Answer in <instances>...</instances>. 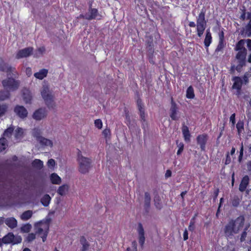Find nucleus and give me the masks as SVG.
Instances as JSON below:
<instances>
[{"instance_id":"nucleus-6","label":"nucleus","mask_w":251,"mask_h":251,"mask_svg":"<svg viewBox=\"0 0 251 251\" xmlns=\"http://www.w3.org/2000/svg\"><path fill=\"white\" fill-rule=\"evenodd\" d=\"M3 87L9 91H15L18 89L20 82L12 78H8L2 82Z\"/></svg>"},{"instance_id":"nucleus-56","label":"nucleus","mask_w":251,"mask_h":251,"mask_svg":"<svg viewBox=\"0 0 251 251\" xmlns=\"http://www.w3.org/2000/svg\"><path fill=\"white\" fill-rule=\"evenodd\" d=\"M231 162V158L229 155V153H228L227 154H226V162H225V164H228L230 163Z\"/></svg>"},{"instance_id":"nucleus-2","label":"nucleus","mask_w":251,"mask_h":251,"mask_svg":"<svg viewBox=\"0 0 251 251\" xmlns=\"http://www.w3.org/2000/svg\"><path fill=\"white\" fill-rule=\"evenodd\" d=\"M41 96L49 108H53L55 104L54 102V97L48 85H44L41 90Z\"/></svg>"},{"instance_id":"nucleus-15","label":"nucleus","mask_w":251,"mask_h":251,"mask_svg":"<svg viewBox=\"0 0 251 251\" xmlns=\"http://www.w3.org/2000/svg\"><path fill=\"white\" fill-rule=\"evenodd\" d=\"M241 34L243 37L251 36V21L242 29Z\"/></svg>"},{"instance_id":"nucleus-42","label":"nucleus","mask_w":251,"mask_h":251,"mask_svg":"<svg viewBox=\"0 0 251 251\" xmlns=\"http://www.w3.org/2000/svg\"><path fill=\"white\" fill-rule=\"evenodd\" d=\"M31 228V226L29 224H26L22 226L21 228V231L24 233L28 232Z\"/></svg>"},{"instance_id":"nucleus-28","label":"nucleus","mask_w":251,"mask_h":251,"mask_svg":"<svg viewBox=\"0 0 251 251\" xmlns=\"http://www.w3.org/2000/svg\"><path fill=\"white\" fill-rule=\"evenodd\" d=\"M33 212L31 210H27L23 212L20 216L22 220L25 221L29 220L32 216Z\"/></svg>"},{"instance_id":"nucleus-34","label":"nucleus","mask_w":251,"mask_h":251,"mask_svg":"<svg viewBox=\"0 0 251 251\" xmlns=\"http://www.w3.org/2000/svg\"><path fill=\"white\" fill-rule=\"evenodd\" d=\"M32 165L33 167L37 169H41L43 166V162L39 159H35Z\"/></svg>"},{"instance_id":"nucleus-13","label":"nucleus","mask_w":251,"mask_h":251,"mask_svg":"<svg viewBox=\"0 0 251 251\" xmlns=\"http://www.w3.org/2000/svg\"><path fill=\"white\" fill-rule=\"evenodd\" d=\"M238 51L236 58L239 61L241 66L244 63L247 54V50H237Z\"/></svg>"},{"instance_id":"nucleus-39","label":"nucleus","mask_w":251,"mask_h":251,"mask_svg":"<svg viewBox=\"0 0 251 251\" xmlns=\"http://www.w3.org/2000/svg\"><path fill=\"white\" fill-rule=\"evenodd\" d=\"M8 106L6 104H0V118L5 115Z\"/></svg>"},{"instance_id":"nucleus-5","label":"nucleus","mask_w":251,"mask_h":251,"mask_svg":"<svg viewBox=\"0 0 251 251\" xmlns=\"http://www.w3.org/2000/svg\"><path fill=\"white\" fill-rule=\"evenodd\" d=\"M197 31L199 37H201L203 34L206 26V22L205 19V13L201 11L197 17Z\"/></svg>"},{"instance_id":"nucleus-55","label":"nucleus","mask_w":251,"mask_h":251,"mask_svg":"<svg viewBox=\"0 0 251 251\" xmlns=\"http://www.w3.org/2000/svg\"><path fill=\"white\" fill-rule=\"evenodd\" d=\"M230 121L231 122L233 125L235 123V114L234 113L232 114L230 117Z\"/></svg>"},{"instance_id":"nucleus-35","label":"nucleus","mask_w":251,"mask_h":251,"mask_svg":"<svg viewBox=\"0 0 251 251\" xmlns=\"http://www.w3.org/2000/svg\"><path fill=\"white\" fill-rule=\"evenodd\" d=\"M51 198L49 195H45L43 196V197L41 199V201L43 205L45 206H47L50 201Z\"/></svg>"},{"instance_id":"nucleus-16","label":"nucleus","mask_w":251,"mask_h":251,"mask_svg":"<svg viewBox=\"0 0 251 251\" xmlns=\"http://www.w3.org/2000/svg\"><path fill=\"white\" fill-rule=\"evenodd\" d=\"M170 117L173 120H177L179 119L177 116V110L176 105L175 103L172 102L170 108Z\"/></svg>"},{"instance_id":"nucleus-62","label":"nucleus","mask_w":251,"mask_h":251,"mask_svg":"<svg viewBox=\"0 0 251 251\" xmlns=\"http://www.w3.org/2000/svg\"><path fill=\"white\" fill-rule=\"evenodd\" d=\"M247 169L249 171H251V160L247 163Z\"/></svg>"},{"instance_id":"nucleus-11","label":"nucleus","mask_w":251,"mask_h":251,"mask_svg":"<svg viewBox=\"0 0 251 251\" xmlns=\"http://www.w3.org/2000/svg\"><path fill=\"white\" fill-rule=\"evenodd\" d=\"M137 231L139 235V243L141 246H143L145 240V231L141 224H139Z\"/></svg>"},{"instance_id":"nucleus-61","label":"nucleus","mask_w":251,"mask_h":251,"mask_svg":"<svg viewBox=\"0 0 251 251\" xmlns=\"http://www.w3.org/2000/svg\"><path fill=\"white\" fill-rule=\"evenodd\" d=\"M171 175H172L171 171L169 170H167V171L165 173V176L166 178H168L169 177H170L171 176Z\"/></svg>"},{"instance_id":"nucleus-46","label":"nucleus","mask_w":251,"mask_h":251,"mask_svg":"<svg viewBox=\"0 0 251 251\" xmlns=\"http://www.w3.org/2000/svg\"><path fill=\"white\" fill-rule=\"evenodd\" d=\"M249 226H247L245 228L244 231L243 232V233L241 234V238H240V240H241V242H243V241H244L245 240L246 237L247 236V232H246V231L248 229Z\"/></svg>"},{"instance_id":"nucleus-8","label":"nucleus","mask_w":251,"mask_h":251,"mask_svg":"<svg viewBox=\"0 0 251 251\" xmlns=\"http://www.w3.org/2000/svg\"><path fill=\"white\" fill-rule=\"evenodd\" d=\"M47 111L45 108H40L35 110L32 115V118L36 121H40L47 116Z\"/></svg>"},{"instance_id":"nucleus-43","label":"nucleus","mask_w":251,"mask_h":251,"mask_svg":"<svg viewBox=\"0 0 251 251\" xmlns=\"http://www.w3.org/2000/svg\"><path fill=\"white\" fill-rule=\"evenodd\" d=\"M45 48L44 47H40L38 49V50H36L35 55L36 57H39L41 55H43V53L45 51Z\"/></svg>"},{"instance_id":"nucleus-14","label":"nucleus","mask_w":251,"mask_h":251,"mask_svg":"<svg viewBox=\"0 0 251 251\" xmlns=\"http://www.w3.org/2000/svg\"><path fill=\"white\" fill-rule=\"evenodd\" d=\"M98 10L95 8H90L89 11L85 15V19L88 20L95 19L98 15Z\"/></svg>"},{"instance_id":"nucleus-25","label":"nucleus","mask_w":251,"mask_h":251,"mask_svg":"<svg viewBox=\"0 0 251 251\" xmlns=\"http://www.w3.org/2000/svg\"><path fill=\"white\" fill-rule=\"evenodd\" d=\"M23 99L26 103H29L32 99V95L30 92L27 90L25 89L23 91Z\"/></svg>"},{"instance_id":"nucleus-12","label":"nucleus","mask_w":251,"mask_h":251,"mask_svg":"<svg viewBox=\"0 0 251 251\" xmlns=\"http://www.w3.org/2000/svg\"><path fill=\"white\" fill-rule=\"evenodd\" d=\"M207 140V136L206 134H201L197 137V143L200 145L201 150H205V145Z\"/></svg>"},{"instance_id":"nucleus-53","label":"nucleus","mask_w":251,"mask_h":251,"mask_svg":"<svg viewBox=\"0 0 251 251\" xmlns=\"http://www.w3.org/2000/svg\"><path fill=\"white\" fill-rule=\"evenodd\" d=\"M102 134L105 137H108L110 134V130L108 129H105L102 131Z\"/></svg>"},{"instance_id":"nucleus-17","label":"nucleus","mask_w":251,"mask_h":251,"mask_svg":"<svg viewBox=\"0 0 251 251\" xmlns=\"http://www.w3.org/2000/svg\"><path fill=\"white\" fill-rule=\"evenodd\" d=\"M4 223L11 228H15L17 226V221L13 217L6 218L4 221Z\"/></svg>"},{"instance_id":"nucleus-33","label":"nucleus","mask_w":251,"mask_h":251,"mask_svg":"<svg viewBox=\"0 0 251 251\" xmlns=\"http://www.w3.org/2000/svg\"><path fill=\"white\" fill-rule=\"evenodd\" d=\"M14 128L12 126H11L7 129H6L4 132L3 134V137L4 138L5 140H7V139L10 138V137L12 135V134L13 132Z\"/></svg>"},{"instance_id":"nucleus-22","label":"nucleus","mask_w":251,"mask_h":251,"mask_svg":"<svg viewBox=\"0 0 251 251\" xmlns=\"http://www.w3.org/2000/svg\"><path fill=\"white\" fill-rule=\"evenodd\" d=\"M182 132L185 141L186 142H189L190 140L191 135L189 132L188 127L186 126L183 125L182 126Z\"/></svg>"},{"instance_id":"nucleus-41","label":"nucleus","mask_w":251,"mask_h":251,"mask_svg":"<svg viewBox=\"0 0 251 251\" xmlns=\"http://www.w3.org/2000/svg\"><path fill=\"white\" fill-rule=\"evenodd\" d=\"M177 147L178 150L177 151V155H180L183 151L184 144L182 142H180L178 140L176 141Z\"/></svg>"},{"instance_id":"nucleus-47","label":"nucleus","mask_w":251,"mask_h":251,"mask_svg":"<svg viewBox=\"0 0 251 251\" xmlns=\"http://www.w3.org/2000/svg\"><path fill=\"white\" fill-rule=\"evenodd\" d=\"M95 126L99 129H101L102 127V123L101 120L97 119L95 121Z\"/></svg>"},{"instance_id":"nucleus-59","label":"nucleus","mask_w":251,"mask_h":251,"mask_svg":"<svg viewBox=\"0 0 251 251\" xmlns=\"http://www.w3.org/2000/svg\"><path fill=\"white\" fill-rule=\"evenodd\" d=\"M247 43V47L248 49L250 50H251V39H247L246 40Z\"/></svg>"},{"instance_id":"nucleus-36","label":"nucleus","mask_w":251,"mask_h":251,"mask_svg":"<svg viewBox=\"0 0 251 251\" xmlns=\"http://www.w3.org/2000/svg\"><path fill=\"white\" fill-rule=\"evenodd\" d=\"M195 97V94L194 92V89L193 87L190 86H189L186 91V97L188 99H193Z\"/></svg>"},{"instance_id":"nucleus-23","label":"nucleus","mask_w":251,"mask_h":251,"mask_svg":"<svg viewBox=\"0 0 251 251\" xmlns=\"http://www.w3.org/2000/svg\"><path fill=\"white\" fill-rule=\"evenodd\" d=\"M234 83L232 86L233 89H236L239 91L242 87V80L239 77H235L233 78Z\"/></svg>"},{"instance_id":"nucleus-1","label":"nucleus","mask_w":251,"mask_h":251,"mask_svg":"<svg viewBox=\"0 0 251 251\" xmlns=\"http://www.w3.org/2000/svg\"><path fill=\"white\" fill-rule=\"evenodd\" d=\"M244 221V217L242 216L238 217L235 220L230 221L224 229L226 236L231 238L234 234L238 233L243 228Z\"/></svg>"},{"instance_id":"nucleus-19","label":"nucleus","mask_w":251,"mask_h":251,"mask_svg":"<svg viewBox=\"0 0 251 251\" xmlns=\"http://www.w3.org/2000/svg\"><path fill=\"white\" fill-rule=\"evenodd\" d=\"M151 201V198L150 194L148 192H146L145 193L144 198V208L147 212L149 211V208L150 207Z\"/></svg>"},{"instance_id":"nucleus-63","label":"nucleus","mask_w":251,"mask_h":251,"mask_svg":"<svg viewBox=\"0 0 251 251\" xmlns=\"http://www.w3.org/2000/svg\"><path fill=\"white\" fill-rule=\"evenodd\" d=\"M224 34L223 31L219 34V40H222V41H224Z\"/></svg>"},{"instance_id":"nucleus-18","label":"nucleus","mask_w":251,"mask_h":251,"mask_svg":"<svg viewBox=\"0 0 251 251\" xmlns=\"http://www.w3.org/2000/svg\"><path fill=\"white\" fill-rule=\"evenodd\" d=\"M249 179V177L248 176H245L243 177L239 188V189L241 192H244L246 190L248 185Z\"/></svg>"},{"instance_id":"nucleus-9","label":"nucleus","mask_w":251,"mask_h":251,"mask_svg":"<svg viewBox=\"0 0 251 251\" xmlns=\"http://www.w3.org/2000/svg\"><path fill=\"white\" fill-rule=\"evenodd\" d=\"M33 50L32 47H28L22 50H19L16 53V58L18 59L27 57L30 56Z\"/></svg>"},{"instance_id":"nucleus-58","label":"nucleus","mask_w":251,"mask_h":251,"mask_svg":"<svg viewBox=\"0 0 251 251\" xmlns=\"http://www.w3.org/2000/svg\"><path fill=\"white\" fill-rule=\"evenodd\" d=\"M243 155V144H241L240 151V155L239 156V160L242 158V156Z\"/></svg>"},{"instance_id":"nucleus-57","label":"nucleus","mask_w":251,"mask_h":251,"mask_svg":"<svg viewBox=\"0 0 251 251\" xmlns=\"http://www.w3.org/2000/svg\"><path fill=\"white\" fill-rule=\"evenodd\" d=\"M183 239L184 240H186L188 239V231L186 229H185L184 231V233H183Z\"/></svg>"},{"instance_id":"nucleus-48","label":"nucleus","mask_w":251,"mask_h":251,"mask_svg":"<svg viewBox=\"0 0 251 251\" xmlns=\"http://www.w3.org/2000/svg\"><path fill=\"white\" fill-rule=\"evenodd\" d=\"M188 229L191 231H193L195 229V222L194 220H192L190 222V224L188 226Z\"/></svg>"},{"instance_id":"nucleus-31","label":"nucleus","mask_w":251,"mask_h":251,"mask_svg":"<svg viewBox=\"0 0 251 251\" xmlns=\"http://www.w3.org/2000/svg\"><path fill=\"white\" fill-rule=\"evenodd\" d=\"M23 134V129L21 128H17L15 130L14 134L15 141L18 142L19 140L21 138Z\"/></svg>"},{"instance_id":"nucleus-54","label":"nucleus","mask_w":251,"mask_h":251,"mask_svg":"<svg viewBox=\"0 0 251 251\" xmlns=\"http://www.w3.org/2000/svg\"><path fill=\"white\" fill-rule=\"evenodd\" d=\"M26 74L28 75V76H30L32 74V70L29 67L26 68L25 70Z\"/></svg>"},{"instance_id":"nucleus-37","label":"nucleus","mask_w":251,"mask_h":251,"mask_svg":"<svg viewBox=\"0 0 251 251\" xmlns=\"http://www.w3.org/2000/svg\"><path fill=\"white\" fill-rule=\"evenodd\" d=\"M80 242L82 245L81 251H89V245L88 244L86 240L84 238H81Z\"/></svg>"},{"instance_id":"nucleus-24","label":"nucleus","mask_w":251,"mask_h":251,"mask_svg":"<svg viewBox=\"0 0 251 251\" xmlns=\"http://www.w3.org/2000/svg\"><path fill=\"white\" fill-rule=\"evenodd\" d=\"M15 238V236L13 234L9 233L2 238V241L5 244H8L10 243H13Z\"/></svg>"},{"instance_id":"nucleus-3","label":"nucleus","mask_w":251,"mask_h":251,"mask_svg":"<svg viewBox=\"0 0 251 251\" xmlns=\"http://www.w3.org/2000/svg\"><path fill=\"white\" fill-rule=\"evenodd\" d=\"M34 228L36 233L42 238L43 242L46 240L49 228V224L47 222H40L35 224Z\"/></svg>"},{"instance_id":"nucleus-64","label":"nucleus","mask_w":251,"mask_h":251,"mask_svg":"<svg viewBox=\"0 0 251 251\" xmlns=\"http://www.w3.org/2000/svg\"><path fill=\"white\" fill-rule=\"evenodd\" d=\"M236 127L238 130H239L240 128H243V126L242 124L238 123V124L236 125Z\"/></svg>"},{"instance_id":"nucleus-51","label":"nucleus","mask_w":251,"mask_h":251,"mask_svg":"<svg viewBox=\"0 0 251 251\" xmlns=\"http://www.w3.org/2000/svg\"><path fill=\"white\" fill-rule=\"evenodd\" d=\"M155 205L157 209H160L162 207V204L159 201L155 200Z\"/></svg>"},{"instance_id":"nucleus-40","label":"nucleus","mask_w":251,"mask_h":251,"mask_svg":"<svg viewBox=\"0 0 251 251\" xmlns=\"http://www.w3.org/2000/svg\"><path fill=\"white\" fill-rule=\"evenodd\" d=\"M9 97V93L7 91L0 92V101L4 100Z\"/></svg>"},{"instance_id":"nucleus-50","label":"nucleus","mask_w":251,"mask_h":251,"mask_svg":"<svg viewBox=\"0 0 251 251\" xmlns=\"http://www.w3.org/2000/svg\"><path fill=\"white\" fill-rule=\"evenodd\" d=\"M55 161L53 159H50L48 161V165L49 167H53L55 165Z\"/></svg>"},{"instance_id":"nucleus-20","label":"nucleus","mask_w":251,"mask_h":251,"mask_svg":"<svg viewBox=\"0 0 251 251\" xmlns=\"http://www.w3.org/2000/svg\"><path fill=\"white\" fill-rule=\"evenodd\" d=\"M137 106H138V110L140 112V117H141V120L143 122H145L146 120V119H145L146 115H145V113L144 112V106H143V104H142L141 101L139 100H137Z\"/></svg>"},{"instance_id":"nucleus-32","label":"nucleus","mask_w":251,"mask_h":251,"mask_svg":"<svg viewBox=\"0 0 251 251\" xmlns=\"http://www.w3.org/2000/svg\"><path fill=\"white\" fill-rule=\"evenodd\" d=\"M245 41L244 40H240L236 45L235 47V50H247L244 47Z\"/></svg>"},{"instance_id":"nucleus-44","label":"nucleus","mask_w":251,"mask_h":251,"mask_svg":"<svg viewBox=\"0 0 251 251\" xmlns=\"http://www.w3.org/2000/svg\"><path fill=\"white\" fill-rule=\"evenodd\" d=\"M225 44L224 41H222V40H219V42L218 45L216 49V51H221L224 47Z\"/></svg>"},{"instance_id":"nucleus-60","label":"nucleus","mask_w":251,"mask_h":251,"mask_svg":"<svg viewBox=\"0 0 251 251\" xmlns=\"http://www.w3.org/2000/svg\"><path fill=\"white\" fill-rule=\"evenodd\" d=\"M132 247L133 248V251H137V244L136 241H133L132 242Z\"/></svg>"},{"instance_id":"nucleus-4","label":"nucleus","mask_w":251,"mask_h":251,"mask_svg":"<svg viewBox=\"0 0 251 251\" xmlns=\"http://www.w3.org/2000/svg\"><path fill=\"white\" fill-rule=\"evenodd\" d=\"M77 160L79 164V171L84 174L88 173L91 167L92 161L91 159L79 154Z\"/></svg>"},{"instance_id":"nucleus-7","label":"nucleus","mask_w":251,"mask_h":251,"mask_svg":"<svg viewBox=\"0 0 251 251\" xmlns=\"http://www.w3.org/2000/svg\"><path fill=\"white\" fill-rule=\"evenodd\" d=\"M0 71L5 72L8 76L11 75L16 77L19 75L15 67L5 63L1 57H0Z\"/></svg>"},{"instance_id":"nucleus-45","label":"nucleus","mask_w":251,"mask_h":251,"mask_svg":"<svg viewBox=\"0 0 251 251\" xmlns=\"http://www.w3.org/2000/svg\"><path fill=\"white\" fill-rule=\"evenodd\" d=\"M40 130L38 128H34L32 131L33 135L37 137L38 138V140H39V138L41 137V136H40Z\"/></svg>"},{"instance_id":"nucleus-21","label":"nucleus","mask_w":251,"mask_h":251,"mask_svg":"<svg viewBox=\"0 0 251 251\" xmlns=\"http://www.w3.org/2000/svg\"><path fill=\"white\" fill-rule=\"evenodd\" d=\"M48 73V71L47 69H43L40 70L38 72L35 73L34 74V76L37 79H43L44 78L46 77Z\"/></svg>"},{"instance_id":"nucleus-26","label":"nucleus","mask_w":251,"mask_h":251,"mask_svg":"<svg viewBox=\"0 0 251 251\" xmlns=\"http://www.w3.org/2000/svg\"><path fill=\"white\" fill-rule=\"evenodd\" d=\"M69 188V186L67 184H64L58 188L57 192L59 195L64 196L68 192Z\"/></svg>"},{"instance_id":"nucleus-30","label":"nucleus","mask_w":251,"mask_h":251,"mask_svg":"<svg viewBox=\"0 0 251 251\" xmlns=\"http://www.w3.org/2000/svg\"><path fill=\"white\" fill-rule=\"evenodd\" d=\"M50 180L53 184H59L61 182V178L55 173L51 175Z\"/></svg>"},{"instance_id":"nucleus-38","label":"nucleus","mask_w":251,"mask_h":251,"mask_svg":"<svg viewBox=\"0 0 251 251\" xmlns=\"http://www.w3.org/2000/svg\"><path fill=\"white\" fill-rule=\"evenodd\" d=\"M7 140H5L4 138L0 139V152L6 149L7 146Z\"/></svg>"},{"instance_id":"nucleus-27","label":"nucleus","mask_w":251,"mask_h":251,"mask_svg":"<svg viewBox=\"0 0 251 251\" xmlns=\"http://www.w3.org/2000/svg\"><path fill=\"white\" fill-rule=\"evenodd\" d=\"M38 141L40 142V143L45 146H48L51 147L52 146V142L51 140L48 139L47 138H45L43 137H41L39 138Z\"/></svg>"},{"instance_id":"nucleus-10","label":"nucleus","mask_w":251,"mask_h":251,"mask_svg":"<svg viewBox=\"0 0 251 251\" xmlns=\"http://www.w3.org/2000/svg\"><path fill=\"white\" fill-rule=\"evenodd\" d=\"M14 112L22 119L25 118L27 115V111L23 106H16L14 109Z\"/></svg>"},{"instance_id":"nucleus-29","label":"nucleus","mask_w":251,"mask_h":251,"mask_svg":"<svg viewBox=\"0 0 251 251\" xmlns=\"http://www.w3.org/2000/svg\"><path fill=\"white\" fill-rule=\"evenodd\" d=\"M212 41L211 34L209 29L206 30V34L204 39V43L206 48H208Z\"/></svg>"},{"instance_id":"nucleus-49","label":"nucleus","mask_w":251,"mask_h":251,"mask_svg":"<svg viewBox=\"0 0 251 251\" xmlns=\"http://www.w3.org/2000/svg\"><path fill=\"white\" fill-rule=\"evenodd\" d=\"M35 238V235L34 233H30L26 237V239L28 242H31Z\"/></svg>"},{"instance_id":"nucleus-52","label":"nucleus","mask_w":251,"mask_h":251,"mask_svg":"<svg viewBox=\"0 0 251 251\" xmlns=\"http://www.w3.org/2000/svg\"><path fill=\"white\" fill-rule=\"evenodd\" d=\"M22 238L20 236H15L14 241H13V244H17L21 243L22 242Z\"/></svg>"}]
</instances>
